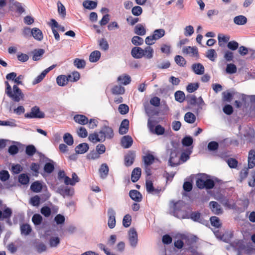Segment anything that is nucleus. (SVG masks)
Returning a JSON list of instances; mask_svg holds the SVG:
<instances>
[{"label": "nucleus", "mask_w": 255, "mask_h": 255, "mask_svg": "<svg viewBox=\"0 0 255 255\" xmlns=\"http://www.w3.org/2000/svg\"><path fill=\"white\" fill-rule=\"evenodd\" d=\"M199 87L198 83H190L187 87V91L189 93H192L195 91Z\"/></svg>", "instance_id": "680f3d73"}, {"label": "nucleus", "mask_w": 255, "mask_h": 255, "mask_svg": "<svg viewBox=\"0 0 255 255\" xmlns=\"http://www.w3.org/2000/svg\"><path fill=\"white\" fill-rule=\"evenodd\" d=\"M226 71L228 74H234L237 72V67L234 64H228L227 65Z\"/></svg>", "instance_id": "49530a36"}, {"label": "nucleus", "mask_w": 255, "mask_h": 255, "mask_svg": "<svg viewBox=\"0 0 255 255\" xmlns=\"http://www.w3.org/2000/svg\"><path fill=\"white\" fill-rule=\"evenodd\" d=\"M109 169L108 165L106 163H103L99 169V172L101 178L104 179L105 178L109 173Z\"/></svg>", "instance_id": "6ab92c4d"}, {"label": "nucleus", "mask_w": 255, "mask_h": 255, "mask_svg": "<svg viewBox=\"0 0 255 255\" xmlns=\"http://www.w3.org/2000/svg\"><path fill=\"white\" fill-rule=\"evenodd\" d=\"M165 34V31L163 28L156 29L153 31L152 35L153 37L157 41L162 37H163Z\"/></svg>", "instance_id": "a878e982"}, {"label": "nucleus", "mask_w": 255, "mask_h": 255, "mask_svg": "<svg viewBox=\"0 0 255 255\" xmlns=\"http://www.w3.org/2000/svg\"><path fill=\"white\" fill-rule=\"evenodd\" d=\"M184 120L188 123L193 124L196 120V117L193 113L188 112L184 116Z\"/></svg>", "instance_id": "f704fd0d"}, {"label": "nucleus", "mask_w": 255, "mask_h": 255, "mask_svg": "<svg viewBox=\"0 0 255 255\" xmlns=\"http://www.w3.org/2000/svg\"><path fill=\"white\" fill-rule=\"evenodd\" d=\"M9 178V174L6 170H1L0 171V179L2 181H6Z\"/></svg>", "instance_id": "e2e57ef3"}, {"label": "nucleus", "mask_w": 255, "mask_h": 255, "mask_svg": "<svg viewBox=\"0 0 255 255\" xmlns=\"http://www.w3.org/2000/svg\"><path fill=\"white\" fill-rule=\"evenodd\" d=\"M183 52L191 57H198V49L196 47L187 46L183 48Z\"/></svg>", "instance_id": "0eeeda50"}, {"label": "nucleus", "mask_w": 255, "mask_h": 255, "mask_svg": "<svg viewBox=\"0 0 255 255\" xmlns=\"http://www.w3.org/2000/svg\"><path fill=\"white\" fill-rule=\"evenodd\" d=\"M175 99L176 101L181 103L184 101L185 99V94L181 91H178L175 93Z\"/></svg>", "instance_id": "79ce46f5"}, {"label": "nucleus", "mask_w": 255, "mask_h": 255, "mask_svg": "<svg viewBox=\"0 0 255 255\" xmlns=\"http://www.w3.org/2000/svg\"><path fill=\"white\" fill-rule=\"evenodd\" d=\"M69 80L68 76L65 75H59L56 78L57 84L60 86H64L67 85Z\"/></svg>", "instance_id": "cd10ccee"}, {"label": "nucleus", "mask_w": 255, "mask_h": 255, "mask_svg": "<svg viewBox=\"0 0 255 255\" xmlns=\"http://www.w3.org/2000/svg\"><path fill=\"white\" fill-rule=\"evenodd\" d=\"M83 5L87 9H93L96 8L97 3L94 1H85L83 2Z\"/></svg>", "instance_id": "a19ab883"}, {"label": "nucleus", "mask_w": 255, "mask_h": 255, "mask_svg": "<svg viewBox=\"0 0 255 255\" xmlns=\"http://www.w3.org/2000/svg\"><path fill=\"white\" fill-rule=\"evenodd\" d=\"M31 35L38 41H41L43 39L42 32L37 28H33L31 29Z\"/></svg>", "instance_id": "393cba45"}, {"label": "nucleus", "mask_w": 255, "mask_h": 255, "mask_svg": "<svg viewBox=\"0 0 255 255\" xmlns=\"http://www.w3.org/2000/svg\"><path fill=\"white\" fill-rule=\"evenodd\" d=\"M209 206L212 212L215 214L219 215L223 213V210L221 207V205L217 202H210L209 203Z\"/></svg>", "instance_id": "6e6552de"}, {"label": "nucleus", "mask_w": 255, "mask_h": 255, "mask_svg": "<svg viewBox=\"0 0 255 255\" xmlns=\"http://www.w3.org/2000/svg\"><path fill=\"white\" fill-rule=\"evenodd\" d=\"M54 166L52 163H46L44 167V170L45 172L48 173H51L54 170Z\"/></svg>", "instance_id": "052dcab7"}, {"label": "nucleus", "mask_w": 255, "mask_h": 255, "mask_svg": "<svg viewBox=\"0 0 255 255\" xmlns=\"http://www.w3.org/2000/svg\"><path fill=\"white\" fill-rule=\"evenodd\" d=\"M192 69L197 75H202L205 71L204 66L200 63L193 64L192 65Z\"/></svg>", "instance_id": "2eb2a0df"}, {"label": "nucleus", "mask_w": 255, "mask_h": 255, "mask_svg": "<svg viewBox=\"0 0 255 255\" xmlns=\"http://www.w3.org/2000/svg\"><path fill=\"white\" fill-rule=\"evenodd\" d=\"M24 117L27 119H40L44 117V114L40 111L39 107L34 106L31 108L30 113H26L24 115Z\"/></svg>", "instance_id": "20e7f679"}, {"label": "nucleus", "mask_w": 255, "mask_h": 255, "mask_svg": "<svg viewBox=\"0 0 255 255\" xmlns=\"http://www.w3.org/2000/svg\"><path fill=\"white\" fill-rule=\"evenodd\" d=\"M60 193L63 196H72L74 194V190L73 188L66 187L61 190Z\"/></svg>", "instance_id": "4c0bfd02"}, {"label": "nucleus", "mask_w": 255, "mask_h": 255, "mask_svg": "<svg viewBox=\"0 0 255 255\" xmlns=\"http://www.w3.org/2000/svg\"><path fill=\"white\" fill-rule=\"evenodd\" d=\"M234 22L238 25H244L247 22V18L243 15H239L234 17Z\"/></svg>", "instance_id": "473e14b6"}, {"label": "nucleus", "mask_w": 255, "mask_h": 255, "mask_svg": "<svg viewBox=\"0 0 255 255\" xmlns=\"http://www.w3.org/2000/svg\"><path fill=\"white\" fill-rule=\"evenodd\" d=\"M128 239L132 248H135L138 243V236L134 228H130L128 231Z\"/></svg>", "instance_id": "39448f33"}, {"label": "nucleus", "mask_w": 255, "mask_h": 255, "mask_svg": "<svg viewBox=\"0 0 255 255\" xmlns=\"http://www.w3.org/2000/svg\"><path fill=\"white\" fill-rule=\"evenodd\" d=\"M64 142L68 145H71L73 144V138L71 134L69 133H66L63 136Z\"/></svg>", "instance_id": "37998d69"}, {"label": "nucleus", "mask_w": 255, "mask_h": 255, "mask_svg": "<svg viewBox=\"0 0 255 255\" xmlns=\"http://www.w3.org/2000/svg\"><path fill=\"white\" fill-rule=\"evenodd\" d=\"M18 181L23 185L27 184L29 181V178L26 174H21L18 176Z\"/></svg>", "instance_id": "58836bf2"}, {"label": "nucleus", "mask_w": 255, "mask_h": 255, "mask_svg": "<svg viewBox=\"0 0 255 255\" xmlns=\"http://www.w3.org/2000/svg\"><path fill=\"white\" fill-rule=\"evenodd\" d=\"M146 191L150 193L156 194L158 192V190L153 187V183L150 180L146 181Z\"/></svg>", "instance_id": "7c9ffc66"}, {"label": "nucleus", "mask_w": 255, "mask_h": 255, "mask_svg": "<svg viewBox=\"0 0 255 255\" xmlns=\"http://www.w3.org/2000/svg\"><path fill=\"white\" fill-rule=\"evenodd\" d=\"M168 153H170V157L168 163L171 166H175L179 164L180 159L178 157L179 150L177 147H173L168 150Z\"/></svg>", "instance_id": "f03ea898"}, {"label": "nucleus", "mask_w": 255, "mask_h": 255, "mask_svg": "<svg viewBox=\"0 0 255 255\" xmlns=\"http://www.w3.org/2000/svg\"><path fill=\"white\" fill-rule=\"evenodd\" d=\"M21 234L27 236L28 235L31 231V227L28 224H23L20 227Z\"/></svg>", "instance_id": "c9c22d12"}, {"label": "nucleus", "mask_w": 255, "mask_h": 255, "mask_svg": "<svg viewBox=\"0 0 255 255\" xmlns=\"http://www.w3.org/2000/svg\"><path fill=\"white\" fill-rule=\"evenodd\" d=\"M141 175V169L139 167L134 168L131 173V179L133 182H136Z\"/></svg>", "instance_id": "b1692460"}, {"label": "nucleus", "mask_w": 255, "mask_h": 255, "mask_svg": "<svg viewBox=\"0 0 255 255\" xmlns=\"http://www.w3.org/2000/svg\"><path fill=\"white\" fill-rule=\"evenodd\" d=\"M74 64L78 68H83L85 66V61L78 58L75 59Z\"/></svg>", "instance_id": "69168bd1"}, {"label": "nucleus", "mask_w": 255, "mask_h": 255, "mask_svg": "<svg viewBox=\"0 0 255 255\" xmlns=\"http://www.w3.org/2000/svg\"><path fill=\"white\" fill-rule=\"evenodd\" d=\"M26 153L29 156H32L36 152V148L32 145H28L26 147Z\"/></svg>", "instance_id": "338daca9"}, {"label": "nucleus", "mask_w": 255, "mask_h": 255, "mask_svg": "<svg viewBox=\"0 0 255 255\" xmlns=\"http://www.w3.org/2000/svg\"><path fill=\"white\" fill-rule=\"evenodd\" d=\"M194 33V28L191 25H188L184 28V35L185 36H190Z\"/></svg>", "instance_id": "bf43d9fd"}, {"label": "nucleus", "mask_w": 255, "mask_h": 255, "mask_svg": "<svg viewBox=\"0 0 255 255\" xmlns=\"http://www.w3.org/2000/svg\"><path fill=\"white\" fill-rule=\"evenodd\" d=\"M74 120L75 122L82 125H85L88 123V119L84 115H77L74 117Z\"/></svg>", "instance_id": "aec40b11"}, {"label": "nucleus", "mask_w": 255, "mask_h": 255, "mask_svg": "<svg viewBox=\"0 0 255 255\" xmlns=\"http://www.w3.org/2000/svg\"><path fill=\"white\" fill-rule=\"evenodd\" d=\"M7 96L13 101L18 102L24 98V95L21 90L16 86H13V91L10 92Z\"/></svg>", "instance_id": "7ed1b4c3"}, {"label": "nucleus", "mask_w": 255, "mask_h": 255, "mask_svg": "<svg viewBox=\"0 0 255 255\" xmlns=\"http://www.w3.org/2000/svg\"><path fill=\"white\" fill-rule=\"evenodd\" d=\"M117 81L121 84L127 85L130 83L131 78L128 75L123 74L118 77Z\"/></svg>", "instance_id": "dca6fc26"}, {"label": "nucleus", "mask_w": 255, "mask_h": 255, "mask_svg": "<svg viewBox=\"0 0 255 255\" xmlns=\"http://www.w3.org/2000/svg\"><path fill=\"white\" fill-rule=\"evenodd\" d=\"M210 221L211 225L217 228H219L221 226V223L220 219L218 217L213 216L210 218Z\"/></svg>", "instance_id": "5fc2aeb1"}, {"label": "nucleus", "mask_w": 255, "mask_h": 255, "mask_svg": "<svg viewBox=\"0 0 255 255\" xmlns=\"http://www.w3.org/2000/svg\"><path fill=\"white\" fill-rule=\"evenodd\" d=\"M230 36L228 35H224L222 34H219L218 36L219 45L222 46V42H227L230 40Z\"/></svg>", "instance_id": "6e6d98bb"}, {"label": "nucleus", "mask_w": 255, "mask_h": 255, "mask_svg": "<svg viewBox=\"0 0 255 255\" xmlns=\"http://www.w3.org/2000/svg\"><path fill=\"white\" fill-rule=\"evenodd\" d=\"M125 91V88L121 85H115L112 89V92L115 95L124 94Z\"/></svg>", "instance_id": "c756f323"}, {"label": "nucleus", "mask_w": 255, "mask_h": 255, "mask_svg": "<svg viewBox=\"0 0 255 255\" xmlns=\"http://www.w3.org/2000/svg\"><path fill=\"white\" fill-rule=\"evenodd\" d=\"M11 172L13 174H17L22 171L23 167L20 164H12L11 166Z\"/></svg>", "instance_id": "864d4df0"}, {"label": "nucleus", "mask_w": 255, "mask_h": 255, "mask_svg": "<svg viewBox=\"0 0 255 255\" xmlns=\"http://www.w3.org/2000/svg\"><path fill=\"white\" fill-rule=\"evenodd\" d=\"M192 152V150L190 149H188L186 152H184L181 153L180 157V159L183 162H185L189 158V155Z\"/></svg>", "instance_id": "4d7b16f0"}, {"label": "nucleus", "mask_w": 255, "mask_h": 255, "mask_svg": "<svg viewBox=\"0 0 255 255\" xmlns=\"http://www.w3.org/2000/svg\"><path fill=\"white\" fill-rule=\"evenodd\" d=\"M88 138L90 141L93 143L104 141V136H101L100 131L90 134Z\"/></svg>", "instance_id": "9b49d317"}, {"label": "nucleus", "mask_w": 255, "mask_h": 255, "mask_svg": "<svg viewBox=\"0 0 255 255\" xmlns=\"http://www.w3.org/2000/svg\"><path fill=\"white\" fill-rule=\"evenodd\" d=\"M135 157L134 151H129L125 156V165L129 166L132 164Z\"/></svg>", "instance_id": "9d476101"}, {"label": "nucleus", "mask_w": 255, "mask_h": 255, "mask_svg": "<svg viewBox=\"0 0 255 255\" xmlns=\"http://www.w3.org/2000/svg\"><path fill=\"white\" fill-rule=\"evenodd\" d=\"M174 59L176 64L180 66H184L186 63L185 59L181 56L177 55L175 57Z\"/></svg>", "instance_id": "3c124183"}, {"label": "nucleus", "mask_w": 255, "mask_h": 255, "mask_svg": "<svg viewBox=\"0 0 255 255\" xmlns=\"http://www.w3.org/2000/svg\"><path fill=\"white\" fill-rule=\"evenodd\" d=\"M100 134L101 136H104V140L105 138H111L113 136V130L112 128L109 127L105 126L100 131Z\"/></svg>", "instance_id": "1a4fd4ad"}, {"label": "nucleus", "mask_w": 255, "mask_h": 255, "mask_svg": "<svg viewBox=\"0 0 255 255\" xmlns=\"http://www.w3.org/2000/svg\"><path fill=\"white\" fill-rule=\"evenodd\" d=\"M43 188L42 183L39 181H36L32 183L30 186V189L35 193L41 192Z\"/></svg>", "instance_id": "412c9836"}, {"label": "nucleus", "mask_w": 255, "mask_h": 255, "mask_svg": "<svg viewBox=\"0 0 255 255\" xmlns=\"http://www.w3.org/2000/svg\"><path fill=\"white\" fill-rule=\"evenodd\" d=\"M143 57L146 59H151L153 56L154 50L150 46H147L144 49H143Z\"/></svg>", "instance_id": "bb28decb"}, {"label": "nucleus", "mask_w": 255, "mask_h": 255, "mask_svg": "<svg viewBox=\"0 0 255 255\" xmlns=\"http://www.w3.org/2000/svg\"><path fill=\"white\" fill-rule=\"evenodd\" d=\"M143 50L139 47H134L131 51V54L133 57L140 59L143 57Z\"/></svg>", "instance_id": "4468645a"}, {"label": "nucleus", "mask_w": 255, "mask_h": 255, "mask_svg": "<svg viewBox=\"0 0 255 255\" xmlns=\"http://www.w3.org/2000/svg\"><path fill=\"white\" fill-rule=\"evenodd\" d=\"M77 133L79 137L82 138H85L88 135V132L86 129L82 127L77 129Z\"/></svg>", "instance_id": "8fccbe9b"}, {"label": "nucleus", "mask_w": 255, "mask_h": 255, "mask_svg": "<svg viewBox=\"0 0 255 255\" xmlns=\"http://www.w3.org/2000/svg\"><path fill=\"white\" fill-rule=\"evenodd\" d=\"M99 45L101 49L104 50H107L109 48V44L107 40L104 38H102L99 40Z\"/></svg>", "instance_id": "774afa93"}, {"label": "nucleus", "mask_w": 255, "mask_h": 255, "mask_svg": "<svg viewBox=\"0 0 255 255\" xmlns=\"http://www.w3.org/2000/svg\"><path fill=\"white\" fill-rule=\"evenodd\" d=\"M170 208L171 214L175 217L179 219L190 218L189 214L186 211L183 201H179L175 203L171 201L170 203Z\"/></svg>", "instance_id": "f257e3e1"}, {"label": "nucleus", "mask_w": 255, "mask_h": 255, "mask_svg": "<svg viewBox=\"0 0 255 255\" xmlns=\"http://www.w3.org/2000/svg\"><path fill=\"white\" fill-rule=\"evenodd\" d=\"M129 195L131 199L136 202H140L142 200V195L140 193L136 190H131L129 191Z\"/></svg>", "instance_id": "a211bd4d"}, {"label": "nucleus", "mask_w": 255, "mask_h": 255, "mask_svg": "<svg viewBox=\"0 0 255 255\" xmlns=\"http://www.w3.org/2000/svg\"><path fill=\"white\" fill-rule=\"evenodd\" d=\"M131 42L136 46L141 45L143 43V39L138 36H134L131 39Z\"/></svg>", "instance_id": "09e8293b"}, {"label": "nucleus", "mask_w": 255, "mask_h": 255, "mask_svg": "<svg viewBox=\"0 0 255 255\" xmlns=\"http://www.w3.org/2000/svg\"><path fill=\"white\" fill-rule=\"evenodd\" d=\"M54 220L57 225H61L64 224L65 218L63 215L58 214L55 217Z\"/></svg>", "instance_id": "de8ad7c7"}, {"label": "nucleus", "mask_w": 255, "mask_h": 255, "mask_svg": "<svg viewBox=\"0 0 255 255\" xmlns=\"http://www.w3.org/2000/svg\"><path fill=\"white\" fill-rule=\"evenodd\" d=\"M206 56L211 61H214L217 57V53L214 49H209L206 52Z\"/></svg>", "instance_id": "e433bc0d"}, {"label": "nucleus", "mask_w": 255, "mask_h": 255, "mask_svg": "<svg viewBox=\"0 0 255 255\" xmlns=\"http://www.w3.org/2000/svg\"><path fill=\"white\" fill-rule=\"evenodd\" d=\"M58 12L62 18L65 17L66 13L64 5L59 1L57 2Z\"/></svg>", "instance_id": "72a5a7b5"}, {"label": "nucleus", "mask_w": 255, "mask_h": 255, "mask_svg": "<svg viewBox=\"0 0 255 255\" xmlns=\"http://www.w3.org/2000/svg\"><path fill=\"white\" fill-rule=\"evenodd\" d=\"M44 50L43 49H35L32 51L33 57L32 59L34 61H37L40 59V57L44 53Z\"/></svg>", "instance_id": "c85d7f7f"}, {"label": "nucleus", "mask_w": 255, "mask_h": 255, "mask_svg": "<svg viewBox=\"0 0 255 255\" xmlns=\"http://www.w3.org/2000/svg\"><path fill=\"white\" fill-rule=\"evenodd\" d=\"M128 127H129L128 120L127 119L124 120L121 124V125H120V127L119 128V133L121 134H126L128 131Z\"/></svg>", "instance_id": "f3484780"}, {"label": "nucleus", "mask_w": 255, "mask_h": 255, "mask_svg": "<svg viewBox=\"0 0 255 255\" xmlns=\"http://www.w3.org/2000/svg\"><path fill=\"white\" fill-rule=\"evenodd\" d=\"M88 149V144L86 143H82L76 147L75 151L78 154H83L87 152Z\"/></svg>", "instance_id": "5701e85b"}, {"label": "nucleus", "mask_w": 255, "mask_h": 255, "mask_svg": "<svg viewBox=\"0 0 255 255\" xmlns=\"http://www.w3.org/2000/svg\"><path fill=\"white\" fill-rule=\"evenodd\" d=\"M49 243L51 248H56L60 244V239L58 237H51L49 240Z\"/></svg>", "instance_id": "ea45409f"}, {"label": "nucleus", "mask_w": 255, "mask_h": 255, "mask_svg": "<svg viewBox=\"0 0 255 255\" xmlns=\"http://www.w3.org/2000/svg\"><path fill=\"white\" fill-rule=\"evenodd\" d=\"M42 217L40 214H34L32 218V221L35 225H39L41 223Z\"/></svg>", "instance_id": "603ef678"}, {"label": "nucleus", "mask_w": 255, "mask_h": 255, "mask_svg": "<svg viewBox=\"0 0 255 255\" xmlns=\"http://www.w3.org/2000/svg\"><path fill=\"white\" fill-rule=\"evenodd\" d=\"M134 32L137 35L143 36L146 34V29L141 24H137L134 28Z\"/></svg>", "instance_id": "4be33fe9"}, {"label": "nucleus", "mask_w": 255, "mask_h": 255, "mask_svg": "<svg viewBox=\"0 0 255 255\" xmlns=\"http://www.w3.org/2000/svg\"><path fill=\"white\" fill-rule=\"evenodd\" d=\"M68 78L69 80V81L76 82L79 79L80 74L78 72H73L72 73V74L69 75L68 76Z\"/></svg>", "instance_id": "13d9d810"}, {"label": "nucleus", "mask_w": 255, "mask_h": 255, "mask_svg": "<svg viewBox=\"0 0 255 255\" xmlns=\"http://www.w3.org/2000/svg\"><path fill=\"white\" fill-rule=\"evenodd\" d=\"M154 160V157L150 154L146 155L143 157L144 164L147 166L151 165L153 162Z\"/></svg>", "instance_id": "c03bdc74"}, {"label": "nucleus", "mask_w": 255, "mask_h": 255, "mask_svg": "<svg viewBox=\"0 0 255 255\" xmlns=\"http://www.w3.org/2000/svg\"><path fill=\"white\" fill-rule=\"evenodd\" d=\"M133 142L131 137L129 135H125L121 139V145L125 148L130 147Z\"/></svg>", "instance_id": "ddd939ff"}, {"label": "nucleus", "mask_w": 255, "mask_h": 255, "mask_svg": "<svg viewBox=\"0 0 255 255\" xmlns=\"http://www.w3.org/2000/svg\"><path fill=\"white\" fill-rule=\"evenodd\" d=\"M107 215L108 217V225L109 228L113 229L116 223V212L112 208H110L108 210Z\"/></svg>", "instance_id": "423d86ee"}, {"label": "nucleus", "mask_w": 255, "mask_h": 255, "mask_svg": "<svg viewBox=\"0 0 255 255\" xmlns=\"http://www.w3.org/2000/svg\"><path fill=\"white\" fill-rule=\"evenodd\" d=\"M131 222V217L129 214L126 215L123 220V226L126 227L128 228V227L130 224Z\"/></svg>", "instance_id": "a18cd8bd"}, {"label": "nucleus", "mask_w": 255, "mask_h": 255, "mask_svg": "<svg viewBox=\"0 0 255 255\" xmlns=\"http://www.w3.org/2000/svg\"><path fill=\"white\" fill-rule=\"evenodd\" d=\"M248 161L249 168L252 169L255 166V150L254 149L249 151Z\"/></svg>", "instance_id": "f8f14e48"}, {"label": "nucleus", "mask_w": 255, "mask_h": 255, "mask_svg": "<svg viewBox=\"0 0 255 255\" xmlns=\"http://www.w3.org/2000/svg\"><path fill=\"white\" fill-rule=\"evenodd\" d=\"M131 12L135 16H139L142 12V9L139 6H135L132 7Z\"/></svg>", "instance_id": "0e129e2a"}, {"label": "nucleus", "mask_w": 255, "mask_h": 255, "mask_svg": "<svg viewBox=\"0 0 255 255\" xmlns=\"http://www.w3.org/2000/svg\"><path fill=\"white\" fill-rule=\"evenodd\" d=\"M101 57V53L99 51H94L92 52L89 56V60L91 62H96L99 60Z\"/></svg>", "instance_id": "2f4dec72"}]
</instances>
